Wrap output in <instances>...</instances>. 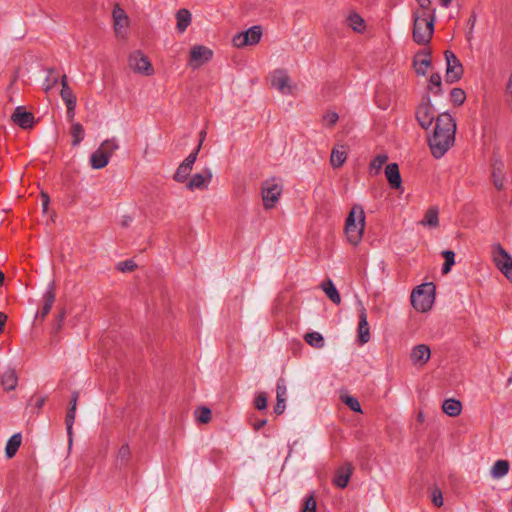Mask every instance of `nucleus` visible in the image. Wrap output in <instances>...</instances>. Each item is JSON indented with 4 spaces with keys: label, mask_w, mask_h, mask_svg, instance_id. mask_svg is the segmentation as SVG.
<instances>
[{
    "label": "nucleus",
    "mask_w": 512,
    "mask_h": 512,
    "mask_svg": "<svg viewBox=\"0 0 512 512\" xmlns=\"http://www.w3.org/2000/svg\"><path fill=\"white\" fill-rule=\"evenodd\" d=\"M456 123L449 113H442L436 119V127L429 138V146L435 158L443 157L455 141Z\"/></svg>",
    "instance_id": "f257e3e1"
},
{
    "label": "nucleus",
    "mask_w": 512,
    "mask_h": 512,
    "mask_svg": "<svg viewBox=\"0 0 512 512\" xmlns=\"http://www.w3.org/2000/svg\"><path fill=\"white\" fill-rule=\"evenodd\" d=\"M365 228V213L360 205H354L345 222V235L347 241L357 246L363 237Z\"/></svg>",
    "instance_id": "f03ea898"
},
{
    "label": "nucleus",
    "mask_w": 512,
    "mask_h": 512,
    "mask_svg": "<svg viewBox=\"0 0 512 512\" xmlns=\"http://www.w3.org/2000/svg\"><path fill=\"white\" fill-rule=\"evenodd\" d=\"M413 20L414 41L420 45L427 44L433 35L435 17H428L426 14H413Z\"/></svg>",
    "instance_id": "7ed1b4c3"
},
{
    "label": "nucleus",
    "mask_w": 512,
    "mask_h": 512,
    "mask_svg": "<svg viewBox=\"0 0 512 512\" xmlns=\"http://www.w3.org/2000/svg\"><path fill=\"white\" fill-rule=\"evenodd\" d=\"M435 300V286L432 283L419 285L411 294V303L419 312H427Z\"/></svg>",
    "instance_id": "20e7f679"
},
{
    "label": "nucleus",
    "mask_w": 512,
    "mask_h": 512,
    "mask_svg": "<svg viewBox=\"0 0 512 512\" xmlns=\"http://www.w3.org/2000/svg\"><path fill=\"white\" fill-rule=\"evenodd\" d=\"M283 191V186L280 180L270 178L262 183L261 195L263 206L266 210L272 209L278 203Z\"/></svg>",
    "instance_id": "39448f33"
},
{
    "label": "nucleus",
    "mask_w": 512,
    "mask_h": 512,
    "mask_svg": "<svg viewBox=\"0 0 512 512\" xmlns=\"http://www.w3.org/2000/svg\"><path fill=\"white\" fill-rule=\"evenodd\" d=\"M492 260L499 271L512 282V257L500 244L493 246Z\"/></svg>",
    "instance_id": "423d86ee"
},
{
    "label": "nucleus",
    "mask_w": 512,
    "mask_h": 512,
    "mask_svg": "<svg viewBox=\"0 0 512 512\" xmlns=\"http://www.w3.org/2000/svg\"><path fill=\"white\" fill-rule=\"evenodd\" d=\"M271 86L282 95H293L297 90V84L283 69H276L271 74Z\"/></svg>",
    "instance_id": "0eeeda50"
},
{
    "label": "nucleus",
    "mask_w": 512,
    "mask_h": 512,
    "mask_svg": "<svg viewBox=\"0 0 512 512\" xmlns=\"http://www.w3.org/2000/svg\"><path fill=\"white\" fill-rule=\"evenodd\" d=\"M415 118L418 124L425 130L429 129L435 120V110L429 96L423 98L417 106Z\"/></svg>",
    "instance_id": "6e6552de"
},
{
    "label": "nucleus",
    "mask_w": 512,
    "mask_h": 512,
    "mask_svg": "<svg viewBox=\"0 0 512 512\" xmlns=\"http://www.w3.org/2000/svg\"><path fill=\"white\" fill-rule=\"evenodd\" d=\"M128 66L135 73L145 76H151L154 73V68L150 60L139 50L134 51L129 55Z\"/></svg>",
    "instance_id": "1a4fd4ad"
},
{
    "label": "nucleus",
    "mask_w": 512,
    "mask_h": 512,
    "mask_svg": "<svg viewBox=\"0 0 512 512\" xmlns=\"http://www.w3.org/2000/svg\"><path fill=\"white\" fill-rule=\"evenodd\" d=\"M262 36V30L260 26H252L246 31L237 33L234 35L232 42L237 48H243L246 46H252L259 43Z\"/></svg>",
    "instance_id": "9d476101"
},
{
    "label": "nucleus",
    "mask_w": 512,
    "mask_h": 512,
    "mask_svg": "<svg viewBox=\"0 0 512 512\" xmlns=\"http://www.w3.org/2000/svg\"><path fill=\"white\" fill-rule=\"evenodd\" d=\"M446 60V81L455 83L461 79L463 75V66L456 55L451 51H445Z\"/></svg>",
    "instance_id": "9b49d317"
},
{
    "label": "nucleus",
    "mask_w": 512,
    "mask_h": 512,
    "mask_svg": "<svg viewBox=\"0 0 512 512\" xmlns=\"http://www.w3.org/2000/svg\"><path fill=\"white\" fill-rule=\"evenodd\" d=\"M213 57V51L203 45H195L191 48L188 65L196 70L209 62Z\"/></svg>",
    "instance_id": "f8f14e48"
},
{
    "label": "nucleus",
    "mask_w": 512,
    "mask_h": 512,
    "mask_svg": "<svg viewBox=\"0 0 512 512\" xmlns=\"http://www.w3.org/2000/svg\"><path fill=\"white\" fill-rule=\"evenodd\" d=\"M213 178V172L209 167H205L201 172L193 174L186 183V188L190 191L206 190Z\"/></svg>",
    "instance_id": "ddd939ff"
},
{
    "label": "nucleus",
    "mask_w": 512,
    "mask_h": 512,
    "mask_svg": "<svg viewBox=\"0 0 512 512\" xmlns=\"http://www.w3.org/2000/svg\"><path fill=\"white\" fill-rule=\"evenodd\" d=\"M114 30L118 37L125 38L129 27V17L127 13L119 6L115 5L112 12Z\"/></svg>",
    "instance_id": "4468645a"
},
{
    "label": "nucleus",
    "mask_w": 512,
    "mask_h": 512,
    "mask_svg": "<svg viewBox=\"0 0 512 512\" xmlns=\"http://www.w3.org/2000/svg\"><path fill=\"white\" fill-rule=\"evenodd\" d=\"M359 324L358 339L361 344H365L370 340V329L367 320V313L361 301L358 302Z\"/></svg>",
    "instance_id": "2eb2a0df"
},
{
    "label": "nucleus",
    "mask_w": 512,
    "mask_h": 512,
    "mask_svg": "<svg viewBox=\"0 0 512 512\" xmlns=\"http://www.w3.org/2000/svg\"><path fill=\"white\" fill-rule=\"evenodd\" d=\"M431 356V350L426 344H419L413 347L410 353V359L413 365L423 366L425 365Z\"/></svg>",
    "instance_id": "dca6fc26"
},
{
    "label": "nucleus",
    "mask_w": 512,
    "mask_h": 512,
    "mask_svg": "<svg viewBox=\"0 0 512 512\" xmlns=\"http://www.w3.org/2000/svg\"><path fill=\"white\" fill-rule=\"evenodd\" d=\"M13 122L23 129L32 127L34 123V116L32 113L25 110L24 107L18 106L11 116Z\"/></svg>",
    "instance_id": "f3484780"
},
{
    "label": "nucleus",
    "mask_w": 512,
    "mask_h": 512,
    "mask_svg": "<svg viewBox=\"0 0 512 512\" xmlns=\"http://www.w3.org/2000/svg\"><path fill=\"white\" fill-rule=\"evenodd\" d=\"M286 396H287V388H286V384H285V381L283 379H279L277 381V385H276V399H277V403L274 407V412L277 414V415H281L284 411H285V408H286Z\"/></svg>",
    "instance_id": "a211bd4d"
},
{
    "label": "nucleus",
    "mask_w": 512,
    "mask_h": 512,
    "mask_svg": "<svg viewBox=\"0 0 512 512\" xmlns=\"http://www.w3.org/2000/svg\"><path fill=\"white\" fill-rule=\"evenodd\" d=\"M385 175L392 188H402V178L396 163H390L385 167Z\"/></svg>",
    "instance_id": "6ab92c4d"
},
{
    "label": "nucleus",
    "mask_w": 512,
    "mask_h": 512,
    "mask_svg": "<svg viewBox=\"0 0 512 512\" xmlns=\"http://www.w3.org/2000/svg\"><path fill=\"white\" fill-rule=\"evenodd\" d=\"M420 225L428 228H437L439 226V209L436 206L428 208L419 222Z\"/></svg>",
    "instance_id": "aec40b11"
},
{
    "label": "nucleus",
    "mask_w": 512,
    "mask_h": 512,
    "mask_svg": "<svg viewBox=\"0 0 512 512\" xmlns=\"http://www.w3.org/2000/svg\"><path fill=\"white\" fill-rule=\"evenodd\" d=\"M351 474L352 468L349 464L339 468L333 479L334 485L342 489L345 488L349 483Z\"/></svg>",
    "instance_id": "412c9836"
},
{
    "label": "nucleus",
    "mask_w": 512,
    "mask_h": 512,
    "mask_svg": "<svg viewBox=\"0 0 512 512\" xmlns=\"http://www.w3.org/2000/svg\"><path fill=\"white\" fill-rule=\"evenodd\" d=\"M18 384V377L16 371L13 368H7L2 377H1V385L7 391H13Z\"/></svg>",
    "instance_id": "4be33fe9"
},
{
    "label": "nucleus",
    "mask_w": 512,
    "mask_h": 512,
    "mask_svg": "<svg viewBox=\"0 0 512 512\" xmlns=\"http://www.w3.org/2000/svg\"><path fill=\"white\" fill-rule=\"evenodd\" d=\"M492 178L494 186L498 190H502L504 188V173L503 163L499 160H496L492 165Z\"/></svg>",
    "instance_id": "5701e85b"
},
{
    "label": "nucleus",
    "mask_w": 512,
    "mask_h": 512,
    "mask_svg": "<svg viewBox=\"0 0 512 512\" xmlns=\"http://www.w3.org/2000/svg\"><path fill=\"white\" fill-rule=\"evenodd\" d=\"M44 304L41 310V317L44 318L51 310L54 301H55V293H54V283H50L47 287V290L44 293Z\"/></svg>",
    "instance_id": "b1692460"
},
{
    "label": "nucleus",
    "mask_w": 512,
    "mask_h": 512,
    "mask_svg": "<svg viewBox=\"0 0 512 512\" xmlns=\"http://www.w3.org/2000/svg\"><path fill=\"white\" fill-rule=\"evenodd\" d=\"M509 472V462L506 460H497L491 467L490 474L494 479H501Z\"/></svg>",
    "instance_id": "393cba45"
},
{
    "label": "nucleus",
    "mask_w": 512,
    "mask_h": 512,
    "mask_svg": "<svg viewBox=\"0 0 512 512\" xmlns=\"http://www.w3.org/2000/svg\"><path fill=\"white\" fill-rule=\"evenodd\" d=\"M177 29L183 33L191 24V13L187 9H180L176 13Z\"/></svg>",
    "instance_id": "a878e982"
},
{
    "label": "nucleus",
    "mask_w": 512,
    "mask_h": 512,
    "mask_svg": "<svg viewBox=\"0 0 512 512\" xmlns=\"http://www.w3.org/2000/svg\"><path fill=\"white\" fill-rule=\"evenodd\" d=\"M322 290L325 292L326 296L334 303V304H340L341 297L339 295V292L337 288L335 287L334 283L329 279L322 283L321 285Z\"/></svg>",
    "instance_id": "bb28decb"
},
{
    "label": "nucleus",
    "mask_w": 512,
    "mask_h": 512,
    "mask_svg": "<svg viewBox=\"0 0 512 512\" xmlns=\"http://www.w3.org/2000/svg\"><path fill=\"white\" fill-rule=\"evenodd\" d=\"M22 442V436L20 433H15L7 441L5 453L8 458H12L17 453Z\"/></svg>",
    "instance_id": "cd10ccee"
},
{
    "label": "nucleus",
    "mask_w": 512,
    "mask_h": 512,
    "mask_svg": "<svg viewBox=\"0 0 512 512\" xmlns=\"http://www.w3.org/2000/svg\"><path fill=\"white\" fill-rule=\"evenodd\" d=\"M442 408L444 413H446L448 416L456 417L462 411V404L458 400L447 399L443 402Z\"/></svg>",
    "instance_id": "c85d7f7f"
},
{
    "label": "nucleus",
    "mask_w": 512,
    "mask_h": 512,
    "mask_svg": "<svg viewBox=\"0 0 512 512\" xmlns=\"http://www.w3.org/2000/svg\"><path fill=\"white\" fill-rule=\"evenodd\" d=\"M97 149L102 151L104 156H106L108 160H110L113 153L119 149V144L117 139L113 137L104 140Z\"/></svg>",
    "instance_id": "c756f323"
},
{
    "label": "nucleus",
    "mask_w": 512,
    "mask_h": 512,
    "mask_svg": "<svg viewBox=\"0 0 512 512\" xmlns=\"http://www.w3.org/2000/svg\"><path fill=\"white\" fill-rule=\"evenodd\" d=\"M192 168L193 166L191 164L183 160L174 174V180L178 183H184L188 180Z\"/></svg>",
    "instance_id": "7c9ffc66"
},
{
    "label": "nucleus",
    "mask_w": 512,
    "mask_h": 512,
    "mask_svg": "<svg viewBox=\"0 0 512 512\" xmlns=\"http://www.w3.org/2000/svg\"><path fill=\"white\" fill-rule=\"evenodd\" d=\"M346 21L348 26L351 27L355 32L361 33L365 30L364 19L357 13H350Z\"/></svg>",
    "instance_id": "2f4dec72"
},
{
    "label": "nucleus",
    "mask_w": 512,
    "mask_h": 512,
    "mask_svg": "<svg viewBox=\"0 0 512 512\" xmlns=\"http://www.w3.org/2000/svg\"><path fill=\"white\" fill-rule=\"evenodd\" d=\"M108 163V158L104 156L103 152L98 149H96V151L93 152L90 157V164L94 169H102L107 166Z\"/></svg>",
    "instance_id": "473e14b6"
},
{
    "label": "nucleus",
    "mask_w": 512,
    "mask_h": 512,
    "mask_svg": "<svg viewBox=\"0 0 512 512\" xmlns=\"http://www.w3.org/2000/svg\"><path fill=\"white\" fill-rule=\"evenodd\" d=\"M431 61L428 56H417L414 59V68L418 75H425Z\"/></svg>",
    "instance_id": "72a5a7b5"
},
{
    "label": "nucleus",
    "mask_w": 512,
    "mask_h": 512,
    "mask_svg": "<svg viewBox=\"0 0 512 512\" xmlns=\"http://www.w3.org/2000/svg\"><path fill=\"white\" fill-rule=\"evenodd\" d=\"M388 156L387 154H379L377 155L370 163L369 171L372 175H377L381 169L382 166L387 162Z\"/></svg>",
    "instance_id": "f704fd0d"
},
{
    "label": "nucleus",
    "mask_w": 512,
    "mask_h": 512,
    "mask_svg": "<svg viewBox=\"0 0 512 512\" xmlns=\"http://www.w3.org/2000/svg\"><path fill=\"white\" fill-rule=\"evenodd\" d=\"M71 136L73 138L72 145L77 146L81 143V141L84 139L85 131L83 126L76 122L73 123L71 126Z\"/></svg>",
    "instance_id": "c9c22d12"
},
{
    "label": "nucleus",
    "mask_w": 512,
    "mask_h": 512,
    "mask_svg": "<svg viewBox=\"0 0 512 512\" xmlns=\"http://www.w3.org/2000/svg\"><path fill=\"white\" fill-rule=\"evenodd\" d=\"M59 81V76L55 70L49 69L46 78L43 81L42 87L45 92L52 90Z\"/></svg>",
    "instance_id": "e433bc0d"
},
{
    "label": "nucleus",
    "mask_w": 512,
    "mask_h": 512,
    "mask_svg": "<svg viewBox=\"0 0 512 512\" xmlns=\"http://www.w3.org/2000/svg\"><path fill=\"white\" fill-rule=\"evenodd\" d=\"M419 9L415 10L413 14H426L428 17H435V9L431 6L430 0H416Z\"/></svg>",
    "instance_id": "4c0bfd02"
},
{
    "label": "nucleus",
    "mask_w": 512,
    "mask_h": 512,
    "mask_svg": "<svg viewBox=\"0 0 512 512\" xmlns=\"http://www.w3.org/2000/svg\"><path fill=\"white\" fill-rule=\"evenodd\" d=\"M306 342L314 348H322L324 346V338L319 332H310L305 335Z\"/></svg>",
    "instance_id": "58836bf2"
},
{
    "label": "nucleus",
    "mask_w": 512,
    "mask_h": 512,
    "mask_svg": "<svg viewBox=\"0 0 512 512\" xmlns=\"http://www.w3.org/2000/svg\"><path fill=\"white\" fill-rule=\"evenodd\" d=\"M441 84H442V79H441L440 74H438V73L431 74V76L429 78V85H428L429 91H431L435 95L441 94V91H442Z\"/></svg>",
    "instance_id": "ea45409f"
},
{
    "label": "nucleus",
    "mask_w": 512,
    "mask_h": 512,
    "mask_svg": "<svg viewBox=\"0 0 512 512\" xmlns=\"http://www.w3.org/2000/svg\"><path fill=\"white\" fill-rule=\"evenodd\" d=\"M346 157V152L343 149H333L330 158L331 165L336 168L342 166Z\"/></svg>",
    "instance_id": "a19ab883"
},
{
    "label": "nucleus",
    "mask_w": 512,
    "mask_h": 512,
    "mask_svg": "<svg viewBox=\"0 0 512 512\" xmlns=\"http://www.w3.org/2000/svg\"><path fill=\"white\" fill-rule=\"evenodd\" d=\"M61 98L66 106L76 105L77 100L72 89L68 86V83H64V89H61Z\"/></svg>",
    "instance_id": "79ce46f5"
},
{
    "label": "nucleus",
    "mask_w": 512,
    "mask_h": 512,
    "mask_svg": "<svg viewBox=\"0 0 512 512\" xmlns=\"http://www.w3.org/2000/svg\"><path fill=\"white\" fill-rule=\"evenodd\" d=\"M442 256L445 259V262L442 267V272L444 274H447L451 271V268L455 263V253L451 250H445L442 252Z\"/></svg>",
    "instance_id": "37998d69"
},
{
    "label": "nucleus",
    "mask_w": 512,
    "mask_h": 512,
    "mask_svg": "<svg viewBox=\"0 0 512 512\" xmlns=\"http://www.w3.org/2000/svg\"><path fill=\"white\" fill-rule=\"evenodd\" d=\"M341 400L343 403H345L352 411L354 412H362L361 405L359 401L350 395H342Z\"/></svg>",
    "instance_id": "c03bdc74"
},
{
    "label": "nucleus",
    "mask_w": 512,
    "mask_h": 512,
    "mask_svg": "<svg viewBox=\"0 0 512 512\" xmlns=\"http://www.w3.org/2000/svg\"><path fill=\"white\" fill-rule=\"evenodd\" d=\"M450 97L455 104L462 105L466 99V94L461 88H453L450 92Z\"/></svg>",
    "instance_id": "a18cd8bd"
},
{
    "label": "nucleus",
    "mask_w": 512,
    "mask_h": 512,
    "mask_svg": "<svg viewBox=\"0 0 512 512\" xmlns=\"http://www.w3.org/2000/svg\"><path fill=\"white\" fill-rule=\"evenodd\" d=\"M196 418L200 423H208L211 419V410L206 407H202L196 411Z\"/></svg>",
    "instance_id": "49530a36"
},
{
    "label": "nucleus",
    "mask_w": 512,
    "mask_h": 512,
    "mask_svg": "<svg viewBox=\"0 0 512 512\" xmlns=\"http://www.w3.org/2000/svg\"><path fill=\"white\" fill-rule=\"evenodd\" d=\"M339 116L334 111H329L323 115V123L328 127H332L337 123Z\"/></svg>",
    "instance_id": "de8ad7c7"
},
{
    "label": "nucleus",
    "mask_w": 512,
    "mask_h": 512,
    "mask_svg": "<svg viewBox=\"0 0 512 512\" xmlns=\"http://www.w3.org/2000/svg\"><path fill=\"white\" fill-rule=\"evenodd\" d=\"M76 409L69 408L67 416H66V428L67 433L71 437L72 435V427L75 421Z\"/></svg>",
    "instance_id": "09e8293b"
},
{
    "label": "nucleus",
    "mask_w": 512,
    "mask_h": 512,
    "mask_svg": "<svg viewBox=\"0 0 512 512\" xmlns=\"http://www.w3.org/2000/svg\"><path fill=\"white\" fill-rule=\"evenodd\" d=\"M130 456V448L127 444L122 445L117 454V459L121 462H126Z\"/></svg>",
    "instance_id": "8fccbe9b"
},
{
    "label": "nucleus",
    "mask_w": 512,
    "mask_h": 512,
    "mask_svg": "<svg viewBox=\"0 0 512 512\" xmlns=\"http://www.w3.org/2000/svg\"><path fill=\"white\" fill-rule=\"evenodd\" d=\"M136 268L133 260H125L118 264V269L122 272H131Z\"/></svg>",
    "instance_id": "3c124183"
},
{
    "label": "nucleus",
    "mask_w": 512,
    "mask_h": 512,
    "mask_svg": "<svg viewBox=\"0 0 512 512\" xmlns=\"http://www.w3.org/2000/svg\"><path fill=\"white\" fill-rule=\"evenodd\" d=\"M255 406L258 410H264L267 407V397L265 393H259L255 398Z\"/></svg>",
    "instance_id": "603ef678"
},
{
    "label": "nucleus",
    "mask_w": 512,
    "mask_h": 512,
    "mask_svg": "<svg viewBox=\"0 0 512 512\" xmlns=\"http://www.w3.org/2000/svg\"><path fill=\"white\" fill-rule=\"evenodd\" d=\"M303 512H316V501L313 496L306 498Z\"/></svg>",
    "instance_id": "864d4df0"
},
{
    "label": "nucleus",
    "mask_w": 512,
    "mask_h": 512,
    "mask_svg": "<svg viewBox=\"0 0 512 512\" xmlns=\"http://www.w3.org/2000/svg\"><path fill=\"white\" fill-rule=\"evenodd\" d=\"M200 149L201 143H199L197 147L184 160L193 166L195 161L197 160V156Z\"/></svg>",
    "instance_id": "5fc2aeb1"
},
{
    "label": "nucleus",
    "mask_w": 512,
    "mask_h": 512,
    "mask_svg": "<svg viewBox=\"0 0 512 512\" xmlns=\"http://www.w3.org/2000/svg\"><path fill=\"white\" fill-rule=\"evenodd\" d=\"M432 502L437 507H441L443 505V496L439 490L433 492Z\"/></svg>",
    "instance_id": "6e6d98bb"
},
{
    "label": "nucleus",
    "mask_w": 512,
    "mask_h": 512,
    "mask_svg": "<svg viewBox=\"0 0 512 512\" xmlns=\"http://www.w3.org/2000/svg\"><path fill=\"white\" fill-rule=\"evenodd\" d=\"M41 201H42V210L44 213H46L48 210L49 203H50V198H49L48 194L42 192L41 193Z\"/></svg>",
    "instance_id": "4d7b16f0"
},
{
    "label": "nucleus",
    "mask_w": 512,
    "mask_h": 512,
    "mask_svg": "<svg viewBox=\"0 0 512 512\" xmlns=\"http://www.w3.org/2000/svg\"><path fill=\"white\" fill-rule=\"evenodd\" d=\"M506 93L512 101V73L510 74L509 79L506 83Z\"/></svg>",
    "instance_id": "13d9d810"
},
{
    "label": "nucleus",
    "mask_w": 512,
    "mask_h": 512,
    "mask_svg": "<svg viewBox=\"0 0 512 512\" xmlns=\"http://www.w3.org/2000/svg\"><path fill=\"white\" fill-rule=\"evenodd\" d=\"M66 107H67V117H68V119L72 120L75 116L76 105H69Z\"/></svg>",
    "instance_id": "bf43d9fd"
},
{
    "label": "nucleus",
    "mask_w": 512,
    "mask_h": 512,
    "mask_svg": "<svg viewBox=\"0 0 512 512\" xmlns=\"http://www.w3.org/2000/svg\"><path fill=\"white\" fill-rule=\"evenodd\" d=\"M78 397H79L78 392H73L72 399H71V402H70V404H71L70 408L76 409Z\"/></svg>",
    "instance_id": "052dcab7"
},
{
    "label": "nucleus",
    "mask_w": 512,
    "mask_h": 512,
    "mask_svg": "<svg viewBox=\"0 0 512 512\" xmlns=\"http://www.w3.org/2000/svg\"><path fill=\"white\" fill-rule=\"evenodd\" d=\"M6 321V316L4 313L0 312V332L3 330Z\"/></svg>",
    "instance_id": "680f3d73"
},
{
    "label": "nucleus",
    "mask_w": 512,
    "mask_h": 512,
    "mask_svg": "<svg viewBox=\"0 0 512 512\" xmlns=\"http://www.w3.org/2000/svg\"><path fill=\"white\" fill-rule=\"evenodd\" d=\"M266 424V420L258 421L254 424L255 430L261 429Z\"/></svg>",
    "instance_id": "e2e57ef3"
},
{
    "label": "nucleus",
    "mask_w": 512,
    "mask_h": 512,
    "mask_svg": "<svg viewBox=\"0 0 512 512\" xmlns=\"http://www.w3.org/2000/svg\"><path fill=\"white\" fill-rule=\"evenodd\" d=\"M453 0H440V4L445 7V8H448L451 3H452Z\"/></svg>",
    "instance_id": "0e129e2a"
},
{
    "label": "nucleus",
    "mask_w": 512,
    "mask_h": 512,
    "mask_svg": "<svg viewBox=\"0 0 512 512\" xmlns=\"http://www.w3.org/2000/svg\"><path fill=\"white\" fill-rule=\"evenodd\" d=\"M205 136H206V131H204V130L201 131V133H200V142L199 143H201V144L203 143V140H204Z\"/></svg>",
    "instance_id": "69168bd1"
},
{
    "label": "nucleus",
    "mask_w": 512,
    "mask_h": 512,
    "mask_svg": "<svg viewBox=\"0 0 512 512\" xmlns=\"http://www.w3.org/2000/svg\"><path fill=\"white\" fill-rule=\"evenodd\" d=\"M64 83H67V77L66 75H63L62 78H61V86H62V89H64Z\"/></svg>",
    "instance_id": "338daca9"
},
{
    "label": "nucleus",
    "mask_w": 512,
    "mask_h": 512,
    "mask_svg": "<svg viewBox=\"0 0 512 512\" xmlns=\"http://www.w3.org/2000/svg\"><path fill=\"white\" fill-rule=\"evenodd\" d=\"M43 403H44V399L42 398V399H40V400L37 402L36 406H37L38 408H41V407H42V405H43Z\"/></svg>",
    "instance_id": "774afa93"
}]
</instances>
